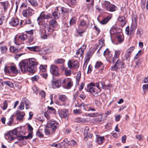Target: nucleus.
Instances as JSON below:
<instances>
[{
    "label": "nucleus",
    "mask_w": 148,
    "mask_h": 148,
    "mask_svg": "<svg viewBox=\"0 0 148 148\" xmlns=\"http://www.w3.org/2000/svg\"><path fill=\"white\" fill-rule=\"evenodd\" d=\"M19 64L22 71H29L34 73L35 72V69L38 63L34 58H31L23 60Z\"/></svg>",
    "instance_id": "f257e3e1"
},
{
    "label": "nucleus",
    "mask_w": 148,
    "mask_h": 148,
    "mask_svg": "<svg viewBox=\"0 0 148 148\" xmlns=\"http://www.w3.org/2000/svg\"><path fill=\"white\" fill-rule=\"evenodd\" d=\"M49 25L44 23L42 24L43 27L40 29V35L41 38L45 39L47 38L48 35L51 34L53 29L50 26H51L53 27H56L58 26V23L55 19H51L49 22Z\"/></svg>",
    "instance_id": "f03ea898"
},
{
    "label": "nucleus",
    "mask_w": 148,
    "mask_h": 148,
    "mask_svg": "<svg viewBox=\"0 0 148 148\" xmlns=\"http://www.w3.org/2000/svg\"><path fill=\"white\" fill-rule=\"evenodd\" d=\"M87 90L94 96H97L100 92L101 89L95 88V84L92 82L88 85Z\"/></svg>",
    "instance_id": "7ed1b4c3"
},
{
    "label": "nucleus",
    "mask_w": 148,
    "mask_h": 148,
    "mask_svg": "<svg viewBox=\"0 0 148 148\" xmlns=\"http://www.w3.org/2000/svg\"><path fill=\"white\" fill-rule=\"evenodd\" d=\"M102 5L103 6L106 10L110 12H114L117 9L116 6L107 1H103L102 2Z\"/></svg>",
    "instance_id": "20e7f679"
},
{
    "label": "nucleus",
    "mask_w": 148,
    "mask_h": 148,
    "mask_svg": "<svg viewBox=\"0 0 148 148\" xmlns=\"http://www.w3.org/2000/svg\"><path fill=\"white\" fill-rule=\"evenodd\" d=\"M125 67L124 63L119 59L116 62L115 65L111 67V70L118 71L121 70L122 69Z\"/></svg>",
    "instance_id": "39448f33"
},
{
    "label": "nucleus",
    "mask_w": 148,
    "mask_h": 148,
    "mask_svg": "<svg viewBox=\"0 0 148 148\" xmlns=\"http://www.w3.org/2000/svg\"><path fill=\"white\" fill-rule=\"evenodd\" d=\"M27 38V35L22 34L19 35H16L14 38V42L16 45H19L22 44V41L25 40Z\"/></svg>",
    "instance_id": "423d86ee"
},
{
    "label": "nucleus",
    "mask_w": 148,
    "mask_h": 148,
    "mask_svg": "<svg viewBox=\"0 0 148 148\" xmlns=\"http://www.w3.org/2000/svg\"><path fill=\"white\" fill-rule=\"evenodd\" d=\"M52 16L50 13H46L45 12H42L40 14L39 16L37 19V21L38 24L40 25H41V21L44 19H48L51 18Z\"/></svg>",
    "instance_id": "0eeeda50"
},
{
    "label": "nucleus",
    "mask_w": 148,
    "mask_h": 148,
    "mask_svg": "<svg viewBox=\"0 0 148 148\" xmlns=\"http://www.w3.org/2000/svg\"><path fill=\"white\" fill-rule=\"evenodd\" d=\"M50 71L53 75L56 76H59L60 75V70L57 66L54 64H51L50 68Z\"/></svg>",
    "instance_id": "6e6552de"
},
{
    "label": "nucleus",
    "mask_w": 148,
    "mask_h": 148,
    "mask_svg": "<svg viewBox=\"0 0 148 148\" xmlns=\"http://www.w3.org/2000/svg\"><path fill=\"white\" fill-rule=\"evenodd\" d=\"M17 132V131L16 130L9 132L5 135V138L7 140L8 139L10 141H12L15 139L14 136L16 134Z\"/></svg>",
    "instance_id": "1a4fd4ad"
},
{
    "label": "nucleus",
    "mask_w": 148,
    "mask_h": 148,
    "mask_svg": "<svg viewBox=\"0 0 148 148\" xmlns=\"http://www.w3.org/2000/svg\"><path fill=\"white\" fill-rule=\"evenodd\" d=\"M34 13V10L29 7L26 9H23L22 12L23 16L26 17L32 16Z\"/></svg>",
    "instance_id": "9d476101"
},
{
    "label": "nucleus",
    "mask_w": 148,
    "mask_h": 148,
    "mask_svg": "<svg viewBox=\"0 0 148 148\" xmlns=\"http://www.w3.org/2000/svg\"><path fill=\"white\" fill-rule=\"evenodd\" d=\"M62 84L64 88L68 89L73 86V82L70 78H66L63 80Z\"/></svg>",
    "instance_id": "9b49d317"
},
{
    "label": "nucleus",
    "mask_w": 148,
    "mask_h": 148,
    "mask_svg": "<svg viewBox=\"0 0 148 148\" xmlns=\"http://www.w3.org/2000/svg\"><path fill=\"white\" fill-rule=\"evenodd\" d=\"M58 99L59 100L62 102V104H61L60 102H57L56 104L60 106H65V103L67 99V97L64 95H60L58 96Z\"/></svg>",
    "instance_id": "f8f14e48"
},
{
    "label": "nucleus",
    "mask_w": 148,
    "mask_h": 148,
    "mask_svg": "<svg viewBox=\"0 0 148 148\" xmlns=\"http://www.w3.org/2000/svg\"><path fill=\"white\" fill-rule=\"evenodd\" d=\"M68 65L69 68H77L79 67V64L77 61L69 60L68 63Z\"/></svg>",
    "instance_id": "ddd939ff"
},
{
    "label": "nucleus",
    "mask_w": 148,
    "mask_h": 148,
    "mask_svg": "<svg viewBox=\"0 0 148 148\" xmlns=\"http://www.w3.org/2000/svg\"><path fill=\"white\" fill-rule=\"evenodd\" d=\"M52 85L53 88H59L61 85V81L60 79L53 80L52 81Z\"/></svg>",
    "instance_id": "4468645a"
},
{
    "label": "nucleus",
    "mask_w": 148,
    "mask_h": 148,
    "mask_svg": "<svg viewBox=\"0 0 148 148\" xmlns=\"http://www.w3.org/2000/svg\"><path fill=\"white\" fill-rule=\"evenodd\" d=\"M59 115L61 118H66L68 115L67 110H59Z\"/></svg>",
    "instance_id": "2eb2a0df"
},
{
    "label": "nucleus",
    "mask_w": 148,
    "mask_h": 148,
    "mask_svg": "<svg viewBox=\"0 0 148 148\" xmlns=\"http://www.w3.org/2000/svg\"><path fill=\"white\" fill-rule=\"evenodd\" d=\"M49 125L53 130H55L59 127V123L55 121L51 120L49 123Z\"/></svg>",
    "instance_id": "dca6fc26"
},
{
    "label": "nucleus",
    "mask_w": 148,
    "mask_h": 148,
    "mask_svg": "<svg viewBox=\"0 0 148 148\" xmlns=\"http://www.w3.org/2000/svg\"><path fill=\"white\" fill-rule=\"evenodd\" d=\"M105 138L103 136H101L99 135H96L95 142L99 144H101L104 141Z\"/></svg>",
    "instance_id": "f3484780"
},
{
    "label": "nucleus",
    "mask_w": 148,
    "mask_h": 148,
    "mask_svg": "<svg viewBox=\"0 0 148 148\" xmlns=\"http://www.w3.org/2000/svg\"><path fill=\"white\" fill-rule=\"evenodd\" d=\"M16 115L17 119L21 120L25 115V113L23 112L18 110L16 112Z\"/></svg>",
    "instance_id": "a211bd4d"
},
{
    "label": "nucleus",
    "mask_w": 148,
    "mask_h": 148,
    "mask_svg": "<svg viewBox=\"0 0 148 148\" xmlns=\"http://www.w3.org/2000/svg\"><path fill=\"white\" fill-rule=\"evenodd\" d=\"M1 5L3 8L4 11L7 10L10 7V4L9 1H6L0 2Z\"/></svg>",
    "instance_id": "6ab92c4d"
},
{
    "label": "nucleus",
    "mask_w": 148,
    "mask_h": 148,
    "mask_svg": "<svg viewBox=\"0 0 148 148\" xmlns=\"http://www.w3.org/2000/svg\"><path fill=\"white\" fill-rule=\"evenodd\" d=\"M64 142L68 145L73 146L77 144L76 141L73 140H68L67 138H65L64 140Z\"/></svg>",
    "instance_id": "aec40b11"
},
{
    "label": "nucleus",
    "mask_w": 148,
    "mask_h": 148,
    "mask_svg": "<svg viewBox=\"0 0 148 148\" xmlns=\"http://www.w3.org/2000/svg\"><path fill=\"white\" fill-rule=\"evenodd\" d=\"M82 104H83L84 109L85 110L88 111H96V110L94 108L92 107L89 104L85 103Z\"/></svg>",
    "instance_id": "412c9836"
},
{
    "label": "nucleus",
    "mask_w": 148,
    "mask_h": 148,
    "mask_svg": "<svg viewBox=\"0 0 148 148\" xmlns=\"http://www.w3.org/2000/svg\"><path fill=\"white\" fill-rule=\"evenodd\" d=\"M86 48V46L85 45H83L76 52V54L82 56L84 54V52Z\"/></svg>",
    "instance_id": "4be33fe9"
},
{
    "label": "nucleus",
    "mask_w": 148,
    "mask_h": 148,
    "mask_svg": "<svg viewBox=\"0 0 148 148\" xmlns=\"http://www.w3.org/2000/svg\"><path fill=\"white\" fill-rule=\"evenodd\" d=\"M19 23V20L17 18H12L10 22V24L12 26L17 25Z\"/></svg>",
    "instance_id": "5701e85b"
},
{
    "label": "nucleus",
    "mask_w": 148,
    "mask_h": 148,
    "mask_svg": "<svg viewBox=\"0 0 148 148\" xmlns=\"http://www.w3.org/2000/svg\"><path fill=\"white\" fill-rule=\"evenodd\" d=\"M118 21L121 22V25L123 27L125 24L126 22L125 20V18L123 16H119L118 19Z\"/></svg>",
    "instance_id": "b1692460"
},
{
    "label": "nucleus",
    "mask_w": 148,
    "mask_h": 148,
    "mask_svg": "<svg viewBox=\"0 0 148 148\" xmlns=\"http://www.w3.org/2000/svg\"><path fill=\"white\" fill-rule=\"evenodd\" d=\"M27 48L30 51H39L40 49L39 47L38 46H35L34 47H27Z\"/></svg>",
    "instance_id": "393cba45"
},
{
    "label": "nucleus",
    "mask_w": 148,
    "mask_h": 148,
    "mask_svg": "<svg viewBox=\"0 0 148 148\" xmlns=\"http://www.w3.org/2000/svg\"><path fill=\"white\" fill-rule=\"evenodd\" d=\"M99 114L98 113H85L84 114V115L86 117H97L99 115Z\"/></svg>",
    "instance_id": "a878e982"
},
{
    "label": "nucleus",
    "mask_w": 148,
    "mask_h": 148,
    "mask_svg": "<svg viewBox=\"0 0 148 148\" xmlns=\"http://www.w3.org/2000/svg\"><path fill=\"white\" fill-rule=\"evenodd\" d=\"M22 100L24 104L26 106V109H27L29 108L30 106V103L29 101L25 98H23Z\"/></svg>",
    "instance_id": "bb28decb"
},
{
    "label": "nucleus",
    "mask_w": 148,
    "mask_h": 148,
    "mask_svg": "<svg viewBox=\"0 0 148 148\" xmlns=\"http://www.w3.org/2000/svg\"><path fill=\"white\" fill-rule=\"evenodd\" d=\"M12 73L15 75H16L18 73V70L14 66H11V73Z\"/></svg>",
    "instance_id": "cd10ccee"
},
{
    "label": "nucleus",
    "mask_w": 148,
    "mask_h": 148,
    "mask_svg": "<svg viewBox=\"0 0 148 148\" xmlns=\"http://www.w3.org/2000/svg\"><path fill=\"white\" fill-rule=\"evenodd\" d=\"M53 16L55 19H58L60 17V14L58 11H55L52 13Z\"/></svg>",
    "instance_id": "c85d7f7f"
},
{
    "label": "nucleus",
    "mask_w": 148,
    "mask_h": 148,
    "mask_svg": "<svg viewBox=\"0 0 148 148\" xmlns=\"http://www.w3.org/2000/svg\"><path fill=\"white\" fill-rule=\"evenodd\" d=\"M65 61V60L62 59L58 58L56 59L54 61V63L56 64H59L63 63Z\"/></svg>",
    "instance_id": "c756f323"
},
{
    "label": "nucleus",
    "mask_w": 148,
    "mask_h": 148,
    "mask_svg": "<svg viewBox=\"0 0 148 148\" xmlns=\"http://www.w3.org/2000/svg\"><path fill=\"white\" fill-rule=\"evenodd\" d=\"M110 19V18L109 17H107L103 19L100 23L102 24H105Z\"/></svg>",
    "instance_id": "7c9ffc66"
},
{
    "label": "nucleus",
    "mask_w": 148,
    "mask_h": 148,
    "mask_svg": "<svg viewBox=\"0 0 148 148\" xmlns=\"http://www.w3.org/2000/svg\"><path fill=\"white\" fill-rule=\"evenodd\" d=\"M134 47H131L128 49L126 52V54L127 56H130L131 54V53L133 52L134 50Z\"/></svg>",
    "instance_id": "2f4dec72"
},
{
    "label": "nucleus",
    "mask_w": 148,
    "mask_h": 148,
    "mask_svg": "<svg viewBox=\"0 0 148 148\" xmlns=\"http://www.w3.org/2000/svg\"><path fill=\"white\" fill-rule=\"evenodd\" d=\"M43 131L42 129H39L36 132V135L37 136L40 137H43Z\"/></svg>",
    "instance_id": "473e14b6"
},
{
    "label": "nucleus",
    "mask_w": 148,
    "mask_h": 148,
    "mask_svg": "<svg viewBox=\"0 0 148 148\" xmlns=\"http://www.w3.org/2000/svg\"><path fill=\"white\" fill-rule=\"evenodd\" d=\"M28 1L33 6H36L38 5L37 2L35 0H28Z\"/></svg>",
    "instance_id": "72a5a7b5"
},
{
    "label": "nucleus",
    "mask_w": 148,
    "mask_h": 148,
    "mask_svg": "<svg viewBox=\"0 0 148 148\" xmlns=\"http://www.w3.org/2000/svg\"><path fill=\"white\" fill-rule=\"evenodd\" d=\"M13 121V116L11 115L8 119V121L7 123V124L8 125H11L12 124V122Z\"/></svg>",
    "instance_id": "f704fd0d"
},
{
    "label": "nucleus",
    "mask_w": 148,
    "mask_h": 148,
    "mask_svg": "<svg viewBox=\"0 0 148 148\" xmlns=\"http://www.w3.org/2000/svg\"><path fill=\"white\" fill-rule=\"evenodd\" d=\"M47 67V65H41L39 67L40 70L42 72H45L46 71Z\"/></svg>",
    "instance_id": "c9c22d12"
},
{
    "label": "nucleus",
    "mask_w": 148,
    "mask_h": 148,
    "mask_svg": "<svg viewBox=\"0 0 148 148\" xmlns=\"http://www.w3.org/2000/svg\"><path fill=\"white\" fill-rule=\"evenodd\" d=\"M89 128L88 127H86L84 130V134L86 138L90 137V134L88 133Z\"/></svg>",
    "instance_id": "e433bc0d"
},
{
    "label": "nucleus",
    "mask_w": 148,
    "mask_h": 148,
    "mask_svg": "<svg viewBox=\"0 0 148 148\" xmlns=\"http://www.w3.org/2000/svg\"><path fill=\"white\" fill-rule=\"evenodd\" d=\"M117 38L120 43H121L123 41V37L121 35H118L117 36Z\"/></svg>",
    "instance_id": "4c0bfd02"
},
{
    "label": "nucleus",
    "mask_w": 148,
    "mask_h": 148,
    "mask_svg": "<svg viewBox=\"0 0 148 148\" xmlns=\"http://www.w3.org/2000/svg\"><path fill=\"white\" fill-rule=\"evenodd\" d=\"M134 21L135 22V24H132L131 25V28L133 29L134 30H135L136 27V17H135L134 18Z\"/></svg>",
    "instance_id": "58836bf2"
},
{
    "label": "nucleus",
    "mask_w": 148,
    "mask_h": 148,
    "mask_svg": "<svg viewBox=\"0 0 148 148\" xmlns=\"http://www.w3.org/2000/svg\"><path fill=\"white\" fill-rule=\"evenodd\" d=\"M63 70L65 71V73L66 76H68L71 74V71L70 70H67L64 67H63Z\"/></svg>",
    "instance_id": "ea45409f"
},
{
    "label": "nucleus",
    "mask_w": 148,
    "mask_h": 148,
    "mask_svg": "<svg viewBox=\"0 0 148 148\" xmlns=\"http://www.w3.org/2000/svg\"><path fill=\"white\" fill-rule=\"evenodd\" d=\"M4 71L6 73H11V66H5L4 69Z\"/></svg>",
    "instance_id": "a19ab883"
},
{
    "label": "nucleus",
    "mask_w": 148,
    "mask_h": 148,
    "mask_svg": "<svg viewBox=\"0 0 148 148\" xmlns=\"http://www.w3.org/2000/svg\"><path fill=\"white\" fill-rule=\"evenodd\" d=\"M76 18L75 17L72 18L70 21V24L71 25L75 24L76 22Z\"/></svg>",
    "instance_id": "79ce46f5"
},
{
    "label": "nucleus",
    "mask_w": 148,
    "mask_h": 148,
    "mask_svg": "<svg viewBox=\"0 0 148 148\" xmlns=\"http://www.w3.org/2000/svg\"><path fill=\"white\" fill-rule=\"evenodd\" d=\"M81 78V73L80 72H78L77 75L76 81V83L78 84L79 82L80 79Z\"/></svg>",
    "instance_id": "37998d69"
},
{
    "label": "nucleus",
    "mask_w": 148,
    "mask_h": 148,
    "mask_svg": "<svg viewBox=\"0 0 148 148\" xmlns=\"http://www.w3.org/2000/svg\"><path fill=\"white\" fill-rule=\"evenodd\" d=\"M73 113L75 114H80L82 113V111L79 109H75L73 110Z\"/></svg>",
    "instance_id": "c03bdc74"
},
{
    "label": "nucleus",
    "mask_w": 148,
    "mask_h": 148,
    "mask_svg": "<svg viewBox=\"0 0 148 148\" xmlns=\"http://www.w3.org/2000/svg\"><path fill=\"white\" fill-rule=\"evenodd\" d=\"M1 52L2 53H5L8 49L7 47L5 46H2L0 47Z\"/></svg>",
    "instance_id": "a18cd8bd"
},
{
    "label": "nucleus",
    "mask_w": 148,
    "mask_h": 148,
    "mask_svg": "<svg viewBox=\"0 0 148 148\" xmlns=\"http://www.w3.org/2000/svg\"><path fill=\"white\" fill-rule=\"evenodd\" d=\"M5 84L11 88H13L14 85L13 83L10 81H6L5 82Z\"/></svg>",
    "instance_id": "49530a36"
},
{
    "label": "nucleus",
    "mask_w": 148,
    "mask_h": 148,
    "mask_svg": "<svg viewBox=\"0 0 148 148\" xmlns=\"http://www.w3.org/2000/svg\"><path fill=\"white\" fill-rule=\"evenodd\" d=\"M103 65V63L101 62H97L95 66V68L96 69H98Z\"/></svg>",
    "instance_id": "de8ad7c7"
},
{
    "label": "nucleus",
    "mask_w": 148,
    "mask_h": 148,
    "mask_svg": "<svg viewBox=\"0 0 148 148\" xmlns=\"http://www.w3.org/2000/svg\"><path fill=\"white\" fill-rule=\"evenodd\" d=\"M61 144V143H58V144L53 143L50 144V145L51 147H57V148H60Z\"/></svg>",
    "instance_id": "09e8293b"
},
{
    "label": "nucleus",
    "mask_w": 148,
    "mask_h": 148,
    "mask_svg": "<svg viewBox=\"0 0 148 148\" xmlns=\"http://www.w3.org/2000/svg\"><path fill=\"white\" fill-rule=\"evenodd\" d=\"M3 109L4 110H5L7 109V107H8V103H7V101L5 100L3 101Z\"/></svg>",
    "instance_id": "8fccbe9b"
},
{
    "label": "nucleus",
    "mask_w": 148,
    "mask_h": 148,
    "mask_svg": "<svg viewBox=\"0 0 148 148\" xmlns=\"http://www.w3.org/2000/svg\"><path fill=\"white\" fill-rule=\"evenodd\" d=\"M24 104L23 100H22L21 102L20 103V105L19 106L18 109L21 110H23L24 109Z\"/></svg>",
    "instance_id": "3c124183"
},
{
    "label": "nucleus",
    "mask_w": 148,
    "mask_h": 148,
    "mask_svg": "<svg viewBox=\"0 0 148 148\" xmlns=\"http://www.w3.org/2000/svg\"><path fill=\"white\" fill-rule=\"evenodd\" d=\"M86 25V21L84 20H82L80 23L79 26V27H83Z\"/></svg>",
    "instance_id": "603ef678"
},
{
    "label": "nucleus",
    "mask_w": 148,
    "mask_h": 148,
    "mask_svg": "<svg viewBox=\"0 0 148 148\" xmlns=\"http://www.w3.org/2000/svg\"><path fill=\"white\" fill-rule=\"evenodd\" d=\"M39 78V77L38 75H35L31 79L33 81H37Z\"/></svg>",
    "instance_id": "864d4df0"
},
{
    "label": "nucleus",
    "mask_w": 148,
    "mask_h": 148,
    "mask_svg": "<svg viewBox=\"0 0 148 148\" xmlns=\"http://www.w3.org/2000/svg\"><path fill=\"white\" fill-rule=\"evenodd\" d=\"M143 89L144 90V92L145 91H148V84L143 85Z\"/></svg>",
    "instance_id": "5fc2aeb1"
},
{
    "label": "nucleus",
    "mask_w": 148,
    "mask_h": 148,
    "mask_svg": "<svg viewBox=\"0 0 148 148\" xmlns=\"http://www.w3.org/2000/svg\"><path fill=\"white\" fill-rule=\"evenodd\" d=\"M117 56H114V57H110V62H114L118 58Z\"/></svg>",
    "instance_id": "6e6d98bb"
},
{
    "label": "nucleus",
    "mask_w": 148,
    "mask_h": 148,
    "mask_svg": "<svg viewBox=\"0 0 148 148\" xmlns=\"http://www.w3.org/2000/svg\"><path fill=\"white\" fill-rule=\"evenodd\" d=\"M143 30L141 29H138L137 32V34L140 37H141L143 34Z\"/></svg>",
    "instance_id": "4d7b16f0"
},
{
    "label": "nucleus",
    "mask_w": 148,
    "mask_h": 148,
    "mask_svg": "<svg viewBox=\"0 0 148 148\" xmlns=\"http://www.w3.org/2000/svg\"><path fill=\"white\" fill-rule=\"evenodd\" d=\"M79 119L81 120V123H85L88 122L89 121L87 119L81 118Z\"/></svg>",
    "instance_id": "13d9d810"
},
{
    "label": "nucleus",
    "mask_w": 148,
    "mask_h": 148,
    "mask_svg": "<svg viewBox=\"0 0 148 148\" xmlns=\"http://www.w3.org/2000/svg\"><path fill=\"white\" fill-rule=\"evenodd\" d=\"M32 137V132H31L29 133L28 135L26 136V138L31 139Z\"/></svg>",
    "instance_id": "bf43d9fd"
},
{
    "label": "nucleus",
    "mask_w": 148,
    "mask_h": 148,
    "mask_svg": "<svg viewBox=\"0 0 148 148\" xmlns=\"http://www.w3.org/2000/svg\"><path fill=\"white\" fill-rule=\"evenodd\" d=\"M39 94L42 97H45L46 95L45 92L42 90L40 91Z\"/></svg>",
    "instance_id": "052dcab7"
},
{
    "label": "nucleus",
    "mask_w": 148,
    "mask_h": 148,
    "mask_svg": "<svg viewBox=\"0 0 148 148\" xmlns=\"http://www.w3.org/2000/svg\"><path fill=\"white\" fill-rule=\"evenodd\" d=\"M146 0H141V7L142 9L145 8V2Z\"/></svg>",
    "instance_id": "680f3d73"
},
{
    "label": "nucleus",
    "mask_w": 148,
    "mask_h": 148,
    "mask_svg": "<svg viewBox=\"0 0 148 148\" xmlns=\"http://www.w3.org/2000/svg\"><path fill=\"white\" fill-rule=\"evenodd\" d=\"M110 33L111 34H115L116 33L115 29L114 28H112L110 30Z\"/></svg>",
    "instance_id": "e2e57ef3"
},
{
    "label": "nucleus",
    "mask_w": 148,
    "mask_h": 148,
    "mask_svg": "<svg viewBox=\"0 0 148 148\" xmlns=\"http://www.w3.org/2000/svg\"><path fill=\"white\" fill-rule=\"evenodd\" d=\"M90 57L89 56H86L85 58L84 63L88 64L90 60Z\"/></svg>",
    "instance_id": "0e129e2a"
},
{
    "label": "nucleus",
    "mask_w": 148,
    "mask_h": 148,
    "mask_svg": "<svg viewBox=\"0 0 148 148\" xmlns=\"http://www.w3.org/2000/svg\"><path fill=\"white\" fill-rule=\"evenodd\" d=\"M101 85L102 86V88L104 89H108V85H105V84L103 83H101Z\"/></svg>",
    "instance_id": "69168bd1"
},
{
    "label": "nucleus",
    "mask_w": 148,
    "mask_h": 148,
    "mask_svg": "<svg viewBox=\"0 0 148 148\" xmlns=\"http://www.w3.org/2000/svg\"><path fill=\"white\" fill-rule=\"evenodd\" d=\"M121 117V115L119 114L117 115L115 117V120L116 121H118L120 120V118Z\"/></svg>",
    "instance_id": "338daca9"
},
{
    "label": "nucleus",
    "mask_w": 148,
    "mask_h": 148,
    "mask_svg": "<svg viewBox=\"0 0 148 148\" xmlns=\"http://www.w3.org/2000/svg\"><path fill=\"white\" fill-rule=\"evenodd\" d=\"M64 144L65 143L64 142V141L62 142L61 143L60 148H69L66 146V145H64Z\"/></svg>",
    "instance_id": "774afa93"
}]
</instances>
